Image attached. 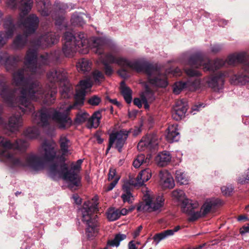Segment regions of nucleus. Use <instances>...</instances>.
Instances as JSON below:
<instances>
[{"mask_svg":"<svg viewBox=\"0 0 249 249\" xmlns=\"http://www.w3.org/2000/svg\"><path fill=\"white\" fill-rule=\"evenodd\" d=\"M37 53L35 49H29L25 57L24 68L19 69L13 73V81L16 86H21L19 91L21 94V105L25 106L27 114L33 113L35 122L39 124L38 113L35 112V107L31 100L41 101L44 104L51 105L55 100L57 92V85L61 87V95L64 98H70L73 93L72 85L67 79V74L63 69H53L47 74L48 83L44 89L37 80H33V75L41 74L44 69L38 66Z\"/></svg>","mask_w":249,"mask_h":249,"instance_id":"obj_1","label":"nucleus"},{"mask_svg":"<svg viewBox=\"0 0 249 249\" xmlns=\"http://www.w3.org/2000/svg\"><path fill=\"white\" fill-rule=\"evenodd\" d=\"M62 52L66 57H72L76 52L82 54H87L89 49L96 54L101 55L104 53L105 47H108L111 52L106 54V58L109 63H115L121 67H129L131 60L127 58L115 55L120 52V49L111 39L106 37L87 38L83 33L79 32L76 36L69 32L65 33Z\"/></svg>","mask_w":249,"mask_h":249,"instance_id":"obj_2","label":"nucleus"},{"mask_svg":"<svg viewBox=\"0 0 249 249\" xmlns=\"http://www.w3.org/2000/svg\"><path fill=\"white\" fill-rule=\"evenodd\" d=\"M92 84L89 79L81 80L79 87L75 94V102L73 105H61L59 107L42 108L38 113L39 125L46 126L49 124L48 120L51 119L60 129H66L72 124V120L69 116V113L72 108H76L77 106L84 104L86 90L90 88Z\"/></svg>","mask_w":249,"mask_h":249,"instance_id":"obj_3","label":"nucleus"},{"mask_svg":"<svg viewBox=\"0 0 249 249\" xmlns=\"http://www.w3.org/2000/svg\"><path fill=\"white\" fill-rule=\"evenodd\" d=\"M39 153L41 157L31 153L22 158H15L7 153L8 164L13 168L28 167L34 170L38 171L43 168L45 161H52L57 159L53 145L47 142L42 143Z\"/></svg>","mask_w":249,"mask_h":249,"instance_id":"obj_4","label":"nucleus"},{"mask_svg":"<svg viewBox=\"0 0 249 249\" xmlns=\"http://www.w3.org/2000/svg\"><path fill=\"white\" fill-rule=\"evenodd\" d=\"M180 61L184 65V70L186 73L191 77L186 82L187 89L190 91L197 89L200 88V79L198 78L193 79V77L200 75V72L197 69L202 66L204 70V64L207 63V59L200 53L192 54L186 53L181 56Z\"/></svg>","mask_w":249,"mask_h":249,"instance_id":"obj_5","label":"nucleus"},{"mask_svg":"<svg viewBox=\"0 0 249 249\" xmlns=\"http://www.w3.org/2000/svg\"><path fill=\"white\" fill-rule=\"evenodd\" d=\"M83 160L79 159L75 163H72L71 168L68 169L65 163L59 164L58 162L50 165L49 174L53 179L56 178L61 177L69 183L71 188L81 185V177L79 173L81 169Z\"/></svg>","mask_w":249,"mask_h":249,"instance_id":"obj_6","label":"nucleus"},{"mask_svg":"<svg viewBox=\"0 0 249 249\" xmlns=\"http://www.w3.org/2000/svg\"><path fill=\"white\" fill-rule=\"evenodd\" d=\"M21 11L18 21V26L23 27L24 32L31 35L34 33L37 29L39 20L35 14H30L26 18L23 16L27 15L31 10L33 0H7V4L11 8H15L18 6Z\"/></svg>","mask_w":249,"mask_h":249,"instance_id":"obj_7","label":"nucleus"},{"mask_svg":"<svg viewBox=\"0 0 249 249\" xmlns=\"http://www.w3.org/2000/svg\"><path fill=\"white\" fill-rule=\"evenodd\" d=\"M97 199L94 197L91 201H85L80 209L82 215V221L86 225V234L89 239H91L97 235L98 211Z\"/></svg>","mask_w":249,"mask_h":249,"instance_id":"obj_8","label":"nucleus"},{"mask_svg":"<svg viewBox=\"0 0 249 249\" xmlns=\"http://www.w3.org/2000/svg\"><path fill=\"white\" fill-rule=\"evenodd\" d=\"M0 97L9 107L20 110L23 114H27L25 106L21 105L20 102V93L17 96L16 90L9 88L2 75H0Z\"/></svg>","mask_w":249,"mask_h":249,"instance_id":"obj_9","label":"nucleus"},{"mask_svg":"<svg viewBox=\"0 0 249 249\" xmlns=\"http://www.w3.org/2000/svg\"><path fill=\"white\" fill-rule=\"evenodd\" d=\"M247 57L248 54L245 52H241L229 55L226 60L216 58L213 61H212L207 59V63L204 64V71H214L223 66L243 64Z\"/></svg>","mask_w":249,"mask_h":249,"instance_id":"obj_10","label":"nucleus"},{"mask_svg":"<svg viewBox=\"0 0 249 249\" xmlns=\"http://www.w3.org/2000/svg\"><path fill=\"white\" fill-rule=\"evenodd\" d=\"M0 146L2 148L0 149V157L3 159L6 165L12 169H16L19 167H12L8 163L6 154L8 153L10 156L15 158H19L9 151L10 149H14L19 151H24L28 146V142L24 140L19 139L14 143H12L9 140L4 137L0 136Z\"/></svg>","mask_w":249,"mask_h":249,"instance_id":"obj_11","label":"nucleus"},{"mask_svg":"<svg viewBox=\"0 0 249 249\" xmlns=\"http://www.w3.org/2000/svg\"><path fill=\"white\" fill-rule=\"evenodd\" d=\"M144 201L139 203L137 207L138 212L160 211L164 205V199L162 196L151 197L149 195L144 196Z\"/></svg>","mask_w":249,"mask_h":249,"instance_id":"obj_12","label":"nucleus"},{"mask_svg":"<svg viewBox=\"0 0 249 249\" xmlns=\"http://www.w3.org/2000/svg\"><path fill=\"white\" fill-rule=\"evenodd\" d=\"M147 73L148 83L151 85L157 87L165 88L168 84L165 73L157 65H153Z\"/></svg>","mask_w":249,"mask_h":249,"instance_id":"obj_13","label":"nucleus"},{"mask_svg":"<svg viewBox=\"0 0 249 249\" xmlns=\"http://www.w3.org/2000/svg\"><path fill=\"white\" fill-rule=\"evenodd\" d=\"M220 201L218 199H212L207 200L202 206L200 211H195L196 208L190 207L189 212L187 214L190 217L188 218L189 221H194L199 218L204 216L210 213L213 207L220 204Z\"/></svg>","mask_w":249,"mask_h":249,"instance_id":"obj_14","label":"nucleus"},{"mask_svg":"<svg viewBox=\"0 0 249 249\" xmlns=\"http://www.w3.org/2000/svg\"><path fill=\"white\" fill-rule=\"evenodd\" d=\"M128 136V132L124 129L121 130L110 134L108 144L106 150V154L108 153L115 142L116 143L115 148L118 149L119 152H121L122 148L125 143Z\"/></svg>","mask_w":249,"mask_h":249,"instance_id":"obj_15","label":"nucleus"},{"mask_svg":"<svg viewBox=\"0 0 249 249\" xmlns=\"http://www.w3.org/2000/svg\"><path fill=\"white\" fill-rule=\"evenodd\" d=\"M172 197L177 201L181 202V208L183 213L187 214L190 207L197 208L198 203L196 201L187 198L184 192L181 190H175L173 191Z\"/></svg>","mask_w":249,"mask_h":249,"instance_id":"obj_16","label":"nucleus"},{"mask_svg":"<svg viewBox=\"0 0 249 249\" xmlns=\"http://www.w3.org/2000/svg\"><path fill=\"white\" fill-rule=\"evenodd\" d=\"M230 75L228 71H220L209 77L206 82L209 87L214 90H219L223 88L225 78Z\"/></svg>","mask_w":249,"mask_h":249,"instance_id":"obj_17","label":"nucleus"},{"mask_svg":"<svg viewBox=\"0 0 249 249\" xmlns=\"http://www.w3.org/2000/svg\"><path fill=\"white\" fill-rule=\"evenodd\" d=\"M158 145V138L156 134H152L143 137L138 144L140 151L156 150Z\"/></svg>","mask_w":249,"mask_h":249,"instance_id":"obj_18","label":"nucleus"},{"mask_svg":"<svg viewBox=\"0 0 249 249\" xmlns=\"http://www.w3.org/2000/svg\"><path fill=\"white\" fill-rule=\"evenodd\" d=\"M60 36L57 33L48 32L40 36L33 42L37 46H48L56 43L59 39Z\"/></svg>","mask_w":249,"mask_h":249,"instance_id":"obj_19","label":"nucleus"},{"mask_svg":"<svg viewBox=\"0 0 249 249\" xmlns=\"http://www.w3.org/2000/svg\"><path fill=\"white\" fill-rule=\"evenodd\" d=\"M187 109L188 105L185 99L177 100L173 108V118L176 121L181 120L185 116Z\"/></svg>","mask_w":249,"mask_h":249,"instance_id":"obj_20","label":"nucleus"},{"mask_svg":"<svg viewBox=\"0 0 249 249\" xmlns=\"http://www.w3.org/2000/svg\"><path fill=\"white\" fill-rule=\"evenodd\" d=\"M228 71L230 73L229 77L231 84L245 85L249 83V73H247L243 69L234 74H233L231 71Z\"/></svg>","mask_w":249,"mask_h":249,"instance_id":"obj_21","label":"nucleus"},{"mask_svg":"<svg viewBox=\"0 0 249 249\" xmlns=\"http://www.w3.org/2000/svg\"><path fill=\"white\" fill-rule=\"evenodd\" d=\"M3 128H7L11 132H14L18 131L22 126L23 120L21 114H13L8 119V122Z\"/></svg>","mask_w":249,"mask_h":249,"instance_id":"obj_22","label":"nucleus"},{"mask_svg":"<svg viewBox=\"0 0 249 249\" xmlns=\"http://www.w3.org/2000/svg\"><path fill=\"white\" fill-rule=\"evenodd\" d=\"M153 65L143 60H136L131 61L129 68L139 72H143L147 75Z\"/></svg>","mask_w":249,"mask_h":249,"instance_id":"obj_23","label":"nucleus"},{"mask_svg":"<svg viewBox=\"0 0 249 249\" xmlns=\"http://www.w3.org/2000/svg\"><path fill=\"white\" fill-rule=\"evenodd\" d=\"M29 35L25 32L23 34L17 35L12 41L11 48L15 51L22 50L27 44Z\"/></svg>","mask_w":249,"mask_h":249,"instance_id":"obj_24","label":"nucleus"},{"mask_svg":"<svg viewBox=\"0 0 249 249\" xmlns=\"http://www.w3.org/2000/svg\"><path fill=\"white\" fill-rule=\"evenodd\" d=\"M54 6L55 11L53 13L52 16L55 20V25L60 26L64 21V18L60 14H62L67 8V6L63 3L55 2Z\"/></svg>","mask_w":249,"mask_h":249,"instance_id":"obj_25","label":"nucleus"},{"mask_svg":"<svg viewBox=\"0 0 249 249\" xmlns=\"http://www.w3.org/2000/svg\"><path fill=\"white\" fill-rule=\"evenodd\" d=\"M159 175L160 184L163 188L170 189L174 187V180L171 174L168 171H161Z\"/></svg>","mask_w":249,"mask_h":249,"instance_id":"obj_26","label":"nucleus"},{"mask_svg":"<svg viewBox=\"0 0 249 249\" xmlns=\"http://www.w3.org/2000/svg\"><path fill=\"white\" fill-rule=\"evenodd\" d=\"M38 11L41 16H48L51 12L52 3L50 0H36Z\"/></svg>","mask_w":249,"mask_h":249,"instance_id":"obj_27","label":"nucleus"},{"mask_svg":"<svg viewBox=\"0 0 249 249\" xmlns=\"http://www.w3.org/2000/svg\"><path fill=\"white\" fill-rule=\"evenodd\" d=\"M166 138L167 141L170 143L178 142L179 140L180 135L178 132L177 124H174L168 126Z\"/></svg>","mask_w":249,"mask_h":249,"instance_id":"obj_28","label":"nucleus"},{"mask_svg":"<svg viewBox=\"0 0 249 249\" xmlns=\"http://www.w3.org/2000/svg\"><path fill=\"white\" fill-rule=\"evenodd\" d=\"M172 156L169 151H164L159 153L156 157L155 160L160 166L167 165L171 160Z\"/></svg>","mask_w":249,"mask_h":249,"instance_id":"obj_29","label":"nucleus"},{"mask_svg":"<svg viewBox=\"0 0 249 249\" xmlns=\"http://www.w3.org/2000/svg\"><path fill=\"white\" fill-rule=\"evenodd\" d=\"M20 61L19 56H9L7 53L4 59V65L7 70H14L17 67L18 64Z\"/></svg>","mask_w":249,"mask_h":249,"instance_id":"obj_30","label":"nucleus"},{"mask_svg":"<svg viewBox=\"0 0 249 249\" xmlns=\"http://www.w3.org/2000/svg\"><path fill=\"white\" fill-rule=\"evenodd\" d=\"M91 62L84 58L80 59L76 64L78 71L83 73L89 71L91 69Z\"/></svg>","mask_w":249,"mask_h":249,"instance_id":"obj_31","label":"nucleus"},{"mask_svg":"<svg viewBox=\"0 0 249 249\" xmlns=\"http://www.w3.org/2000/svg\"><path fill=\"white\" fill-rule=\"evenodd\" d=\"M120 92L125 102L127 104L131 103L132 99V91L128 87L125 85L124 81H122L120 84Z\"/></svg>","mask_w":249,"mask_h":249,"instance_id":"obj_32","label":"nucleus"},{"mask_svg":"<svg viewBox=\"0 0 249 249\" xmlns=\"http://www.w3.org/2000/svg\"><path fill=\"white\" fill-rule=\"evenodd\" d=\"M102 118L101 111H95L90 118H89L88 125L89 128H97L100 124Z\"/></svg>","mask_w":249,"mask_h":249,"instance_id":"obj_33","label":"nucleus"},{"mask_svg":"<svg viewBox=\"0 0 249 249\" xmlns=\"http://www.w3.org/2000/svg\"><path fill=\"white\" fill-rule=\"evenodd\" d=\"M151 177V171L148 169L142 170L136 178L137 183L142 185L145 182L148 181Z\"/></svg>","mask_w":249,"mask_h":249,"instance_id":"obj_34","label":"nucleus"},{"mask_svg":"<svg viewBox=\"0 0 249 249\" xmlns=\"http://www.w3.org/2000/svg\"><path fill=\"white\" fill-rule=\"evenodd\" d=\"M123 194L121 196L124 202L131 203L133 200V196L131 193L130 186L128 184H124L123 186Z\"/></svg>","mask_w":249,"mask_h":249,"instance_id":"obj_35","label":"nucleus"},{"mask_svg":"<svg viewBox=\"0 0 249 249\" xmlns=\"http://www.w3.org/2000/svg\"><path fill=\"white\" fill-rule=\"evenodd\" d=\"M59 144L63 155L69 153V148L71 143L70 140L65 136H61L59 140Z\"/></svg>","mask_w":249,"mask_h":249,"instance_id":"obj_36","label":"nucleus"},{"mask_svg":"<svg viewBox=\"0 0 249 249\" xmlns=\"http://www.w3.org/2000/svg\"><path fill=\"white\" fill-rule=\"evenodd\" d=\"M23 134L27 139H35L39 136L40 131L36 126L29 127L24 131Z\"/></svg>","mask_w":249,"mask_h":249,"instance_id":"obj_37","label":"nucleus"},{"mask_svg":"<svg viewBox=\"0 0 249 249\" xmlns=\"http://www.w3.org/2000/svg\"><path fill=\"white\" fill-rule=\"evenodd\" d=\"M119 209L111 208L106 212L107 217L109 221H114L120 218Z\"/></svg>","mask_w":249,"mask_h":249,"instance_id":"obj_38","label":"nucleus"},{"mask_svg":"<svg viewBox=\"0 0 249 249\" xmlns=\"http://www.w3.org/2000/svg\"><path fill=\"white\" fill-rule=\"evenodd\" d=\"M171 235H173V231L171 230H167L156 234L153 237V239L156 242V244L157 245L161 240Z\"/></svg>","mask_w":249,"mask_h":249,"instance_id":"obj_39","label":"nucleus"},{"mask_svg":"<svg viewBox=\"0 0 249 249\" xmlns=\"http://www.w3.org/2000/svg\"><path fill=\"white\" fill-rule=\"evenodd\" d=\"M176 178L177 182L181 185L187 184L188 182L186 174L180 170L176 171Z\"/></svg>","mask_w":249,"mask_h":249,"instance_id":"obj_40","label":"nucleus"},{"mask_svg":"<svg viewBox=\"0 0 249 249\" xmlns=\"http://www.w3.org/2000/svg\"><path fill=\"white\" fill-rule=\"evenodd\" d=\"M81 14L78 13H74L71 19V22L73 26H83L85 24V22L81 16Z\"/></svg>","mask_w":249,"mask_h":249,"instance_id":"obj_41","label":"nucleus"},{"mask_svg":"<svg viewBox=\"0 0 249 249\" xmlns=\"http://www.w3.org/2000/svg\"><path fill=\"white\" fill-rule=\"evenodd\" d=\"M149 161V159L147 158H145L144 155L140 154L134 160L133 165L135 168H138L143 163H147Z\"/></svg>","mask_w":249,"mask_h":249,"instance_id":"obj_42","label":"nucleus"},{"mask_svg":"<svg viewBox=\"0 0 249 249\" xmlns=\"http://www.w3.org/2000/svg\"><path fill=\"white\" fill-rule=\"evenodd\" d=\"M89 115L86 111H80L77 113L74 121L77 124H81L88 121Z\"/></svg>","mask_w":249,"mask_h":249,"instance_id":"obj_43","label":"nucleus"},{"mask_svg":"<svg viewBox=\"0 0 249 249\" xmlns=\"http://www.w3.org/2000/svg\"><path fill=\"white\" fill-rule=\"evenodd\" d=\"M126 237V236L125 234L119 233L117 234L114 238L109 241L108 243L109 245L111 246L114 247H118L120 245V243L121 241L124 240Z\"/></svg>","mask_w":249,"mask_h":249,"instance_id":"obj_44","label":"nucleus"},{"mask_svg":"<svg viewBox=\"0 0 249 249\" xmlns=\"http://www.w3.org/2000/svg\"><path fill=\"white\" fill-rule=\"evenodd\" d=\"M184 89H187L186 82H177L173 85V92L176 94H179Z\"/></svg>","mask_w":249,"mask_h":249,"instance_id":"obj_45","label":"nucleus"},{"mask_svg":"<svg viewBox=\"0 0 249 249\" xmlns=\"http://www.w3.org/2000/svg\"><path fill=\"white\" fill-rule=\"evenodd\" d=\"M141 98L142 99L145 98L146 101H149V102H151L155 100L153 92L148 88H146L145 91L141 94Z\"/></svg>","mask_w":249,"mask_h":249,"instance_id":"obj_46","label":"nucleus"},{"mask_svg":"<svg viewBox=\"0 0 249 249\" xmlns=\"http://www.w3.org/2000/svg\"><path fill=\"white\" fill-rule=\"evenodd\" d=\"M238 183L243 185L249 183V168L245 171L243 175L238 178Z\"/></svg>","mask_w":249,"mask_h":249,"instance_id":"obj_47","label":"nucleus"},{"mask_svg":"<svg viewBox=\"0 0 249 249\" xmlns=\"http://www.w3.org/2000/svg\"><path fill=\"white\" fill-rule=\"evenodd\" d=\"M93 79L96 83H100L105 79L103 73L99 70H95L92 73Z\"/></svg>","mask_w":249,"mask_h":249,"instance_id":"obj_48","label":"nucleus"},{"mask_svg":"<svg viewBox=\"0 0 249 249\" xmlns=\"http://www.w3.org/2000/svg\"><path fill=\"white\" fill-rule=\"evenodd\" d=\"M107 59H103L102 63L104 66L105 72L107 75L110 76L113 71L112 67L108 64Z\"/></svg>","mask_w":249,"mask_h":249,"instance_id":"obj_49","label":"nucleus"},{"mask_svg":"<svg viewBox=\"0 0 249 249\" xmlns=\"http://www.w3.org/2000/svg\"><path fill=\"white\" fill-rule=\"evenodd\" d=\"M233 189V187L232 185H229L222 187L221 190L223 195L225 196H229L230 195L231 193H232Z\"/></svg>","mask_w":249,"mask_h":249,"instance_id":"obj_50","label":"nucleus"},{"mask_svg":"<svg viewBox=\"0 0 249 249\" xmlns=\"http://www.w3.org/2000/svg\"><path fill=\"white\" fill-rule=\"evenodd\" d=\"M101 102V99L97 96L91 97L88 101L89 103L92 106H97Z\"/></svg>","mask_w":249,"mask_h":249,"instance_id":"obj_51","label":"nucleus"},{"mask_svg":"<svg viewBox=\"0 0 249 249\" xmlns=\"http://www.w3.org/2000/svg\"><path fill=\"white\" fill-rule=\"evenodd\" d=\"M119 179V178L118 177H115L114 179L107 186V190L108 191L112 190L116 185Z\"/></svg>","mask_w":249,"mask_h":249,"instance_id":"obj_52","label":"nucleus"},{"mask_svg":"<svg viewBox=\"0 0 249 249\" xmlns=\"http://www.w3.org/2000/svg\"><path fill=\"white\" fill-rule=\"evenodd\" d=\"M242 65V69L247 73H249V57L248 55L247 59L245 60Z\"/></svg>","mask_w":249,"mask_h":249,"instance_id":"obj_53","label":"nucleus"},{"mask_svg":"<svg viewBox=\"0 0 249 249\" xmlns=\"http://www.w3.org/2000/svg\"><path fill=\"white\" fill-rule=\"evenodd\" d=\"M222 49V46L220 44H214L211 45V51L213 53H217Z\"/></svg>","mask_w":249,"mask_h":249,"instance_id":"obj_54","label":"nucleus"},{"mask_svg":"<svg viewBox=\"0 0 249 249\" xmlns=\"http://www.w3.org/2000/svg\"><path fill=\"white\" fill-rule=\"evenodd\" d=\"M3 112V107L0 105V126L5 127L6 125V122L4 119L1 117Z\"/></svg>","mask_w":249,"mask_h":249,"instance_id":"obj_55","label":"nucleus"},{"mask_svg":"<svg viewBox=\"0 0 249 249\" xmlns=\"http://www.w3.org/2000/svg\"><path fill=\"white\" fill-rule=\"evenodd\" d=\"M41 61L43 65H47L49 64V59L50 58V56L48 54L42 55L41 56Z\"/></svg>","mask_w":249,"mask_h":249,"instance_id":"obj_56","label":"nucleus"},{"mask_svg":"<svg viewBox=\"0 0 249 249\" xmlns=\"http://www.w3.org/2000/svg\"><path fill=\"white\" fill-rule=\"evenodd\" d=\"M127 131V130H126ZM128 134L130 132H131L132 133V135L134 137H136L138 136L140 133L141 132V129L139 127H137L134 129H130L129 131H128Z\"/></svg>","mask_w":249,"mask_h":249,"instance_id":"obj_57","label":"nucleus"},{"mask_svg":"<svg viewBox=\"0 0 249 249\" xmlns=\"http://www.w3.org/2000/svg\"><path fill=\"white\" fill-rule=\"evenodd\" d=\"M241 234L243 235L246 233H249V223L247 225L243 226L240 231Z\"/></svg>","mask_w":249,"mask_h":249,"instance_id":"obj_58","label":"nucleus"},{"mask_svg":"<svg viewBox=\"0 0 249 249\" xmlns=\"http://www.w3.org/2000/svg\"><path fill=\"white\" fill-rule=\"evenodd\" d=\"M116 175V170L114 168H111L109 170V172L108 173V180H112L114 178H115V176Z\"/></svg>","mask_w":249,"mask_h":249,"instance_id":"obj_59","label":"nucleus"},{"mask_svg":"<svg viewBox=\"0 0 249 249\" xmlns=\"http://www.w3.org/2000/svg\"><path fill=\"white\" fill-rule=\"evenodd\" d=\"M118 73L124 78H126L129 76L127 72L124 69L119 70L118 71Z\"/></svg>","mask_w":249,"mask_h":249,"instance_id":"obj_60","label":"nucleus"},{"mask_svg":"<svg viewBox=\"0 0 249 249\" xmlns=\"http://www.w3.org/2000/svg\"><path fill=\"white\" fill-rule=\"evenodd\" d=\"M168 73H172L174 76H179L181 73V70L178 68H176L174 71H168Z\"/></svg>","mask_w":249,"mask_h":249,"instance_id":"obj_61","label":"nucleus"},{"mask_svg":"<svg viewBox=\"0 0 249 249\" xmlns=\"http://www.w3.org/2000/svg\"><path fill=\"white\" fill-rule=\"evenodd\" d=\"M133 103L135 105L137 106L139 108H141L142 107V100L138 98H136L134 99Z\"/></svg>","mask_w":249,"mask_h":249,"instance_id":"obj_62","label":"nucleus"},{"mask_svg":"<svg viewBox=\"0 0 249 249\" xmlns=\"http://www.w3.org/2000/svg\"><path fill=\"white\" fill-rule=\"evenodd\" d=\"M72 197H73V199L74 200L75 203H76L77 204H81V199L79 197L78 195H74Z\"/></svg>","mask_w":249,"mask_h":249,"instance_id":"obj_63","label":"nucleus"},{"mask_svg":"<svg viewBox=\"0 0 249 249\" xmlns=\"http://www.w3.org/2000/svg\"><path fill=\"white\" fill-rule=\"evenodd\" d=\"M128 249H137L133 241H131L128 243Z\"/></svg>","mask_w":249,"mask_h":249,"instance_id":"obj_64","label":"nucleus"}]
</instances>
